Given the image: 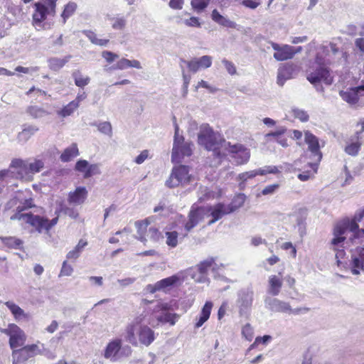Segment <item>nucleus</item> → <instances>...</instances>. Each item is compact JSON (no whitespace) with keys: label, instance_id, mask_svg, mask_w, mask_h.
<instances>
[{"label":"nucleus","instance_id":"ddd939ff","mask_svg":"<svg viewBox=\"0 0 364 364\" xmlns=\"http://www.w3.org/2000/svg\"><path fill=\"white\" fill-rule=\"evenodd\" d=\"M253 297L254 291L250 287L242 289L238 291L237 304L241 316L246 314L250 310Z\"/></svg>","mask_w":364,"mask_h":364},{"label":"nucleus","instance_id":"c03bdc74","mask_svg":"<svg viewBox=\"0 0 364 364\" xmlns=\"http://www.w3.org/2000/svg\"><path fill=\"white\" fill-rule=\"evenodd\" d=\"M77 8V4L73 1H70L66 5H65L64 9L61 14L63 24H65L67 20L75 14Z\"/></svg>","mask_w":364,"mask_h":364},{"label":"nucleus","instance_id":"bb28decb","mask_svg":"<svg viewBox=\"0 0 364 364\" xmlns=\"http://www.w3.org/2000/svg\"><path fill=\"white\" fill-rule=\"evenodd\" d=\"M341 97L350 106H364V92H339Z\"/></svg>","mask_w":364,"mask_h":364},{"label":"nucleus","instance_id":"4468645a","mask_svg":"<svg viewBox=\"0 0 364 364\" xmlns=\"http://www.w3.org/2000/svg\"><path fill=\"white\" fill-rule=\"evenodd\" d=\"M170 309L171 305L169 304L158 302L153 309H149L141 314H146L145 320H146L147 325L155 328L159 326V321H158L159 312L161 311H168Z\"/></svg>","mask_w":364,"mask_h":364},{"label":"nucleus","instance_id":"4be33fe9","mask_svg":"<svg viewBox=\"0 0 364 364\" xmlns=\"http://www.w3.org/2000/svg\"><path fill=\"white\" fill-rule=\"evenodd\" d=\"M75 169L83 174L85 178L101 173L100 166L97 164H90L87 161L80 159L75 164Z\"/></svg>","mask_w":364,"mask_h":364},{"label":"nucleus","instance_id":"052dcab7","mask_svg":"<svg viewBox=\"0 0 364 364\" xmlns=\"http://www.w3.org/2000/svg\"><path fill=\"white\" fill-rule=\"evenodd\" d=\"M350 235H349V240L352 244H357L358 240L364 235V229L359 230L358 228L353 232H348Z\"/></svg>","mask_w":364,"mask_h":364},{"label":"nucleus","instance_id":"cd10ccee","mask_svg":"<svg viewBox=\"0 0 364 364\" xmlns=\"http://www.w3.org/2000/svg\"><path fill=\"white\" fill-rule=\"evenodd\" d=\"M87 196V191L85 187H77L75 191L70 192L68 196V202L71 204L80 205L84 203Z\"/></svg>","mask_w":364,"mask_h":364},{"label":"nucleus","instance_id":"ea45409f","mask_svg":"<svg viewBox=\"0 0 364 364\" xmlns=\"http://www.w3.org/2000/svg\"><path fill=\"white\" fill-rule=\"evenodd\" d=\"M72 58L71 55H67L63 58L56 57L50 58L48 60V67L54 71L60 70Z\"/></svg>","mask_w":364,"mask_h":364},{"label":"nucleus","instance_id":"09e8293b","mask_svg":"<svg viewBox=\"0 0 364 364\" xmlns=\"http://www.w3.org/2000/svg\"><path fill=\"white\" fill-rule=\"evenodd\" d=\"M78 107V102L73 100L65 106L62 109L58 112V115L66 117L73 113V112Z\"/></svg>","mask_w":364,"mask_h":364},{"label":"nucleus","instance_id":"b1692460","mask_svg":"<svg viewBox=\"0 0 364 364\" xmlns=\"http://www.w3.org/2000/svg\"><path fill=\"white\" fill-rule=\"evenodd\" d=\"M272 46L273 49L275 50L274 58L278 61L291 59L296 54L293 46L289 45H283L281 46L275 43H272Z\"/></svg>","mask_w":364,"mask_h":364},{"label":"nucleus","instance_id":"774afa93","mask_svg":"<svg viewBox=\"0 0 364 364\" xmlns=\"http://www.w3.org/2000/svg\"><path fill=\"white\" fill-rule=\"evenodd\" d=\"M279 184H272L266 186L262 191V195H271L273 194L279 188Z\"/></svg>","mask_w":364,"mask_h":364},{"label":"nucleus","instance_id":"79ce46f5","mask_svg":"<svg viewBox=\"0 0 364 364\" xmlns=\"http://www.w3.org/2000/svg\"><path fill=\"white\" fill-rule=\"evenodd\" d=\"M178 318V315L176 314L168 313L167 311H161L158 321L159 324L169 323L171 325H174Z\"/></svg>","mask_w":364,"mask_h":364},{"label":"nucleus","instance_id":"9b49d317","mask_svg":"<svg viewBox=\"0 0 364 364\" xmlns=\"http://www.w3.org/2000/svg\"><path fill=\"white\" fill-rule=\"evenodd\" d=\"M189 168L186 166H178L173 168L169 178L166 181V186L170 188L180 185L186 184L191 181Z\"/></svg>","mask_w":364,"mask_h":364},{"label":"nucleus","instance_id":"6ab92c4d","mask_svg":"<svg viewBox=\"0 0 364 364\" xmlns=\"http://www.w3.org/2000/svg\"><path fill=\"white\" fill-rule=\"evenodd\" d=\"M35 11L33 14V23L35 26L42 28V23L46 20L48 15L55 16V13H52L50 8L47 7L43 2H36L34 4Z\"/></svg>","mask_w":364,"mask_h":364},{"label":"nucleus","instance_id":"473e14b6","mask_svg":"<svg viewBox=\"0 0 364 364\" xmlns=\"http://www.w3.org/2000/svg\"><path fill=\"white\" fill-rule=\"evenodd\" d=\"M211 18L218 24L230 28H235L237 24L235 22L230 21L228 18L222 16L217 9H214L211 14Z\"/></svg>","mask_w":364,"mask_h":364},{"label":"nucleus","instance_id":"4c0bfd02","mask_svg":"<svg viewBox=\"0 0 364 364\" xmlns=\"http://www.w3.org/2000/svg\"><path fill=\"white\" fill-rule=\"evenodd\" d=\"M80 154L77 145L75 143L72 144L67 147L61 154L60 159L63 162H68Z\"/></svg>","mask_w":364,"mask_h":364},{"label":"nucleus","instance_id":"bf43d9fd","mask_svg":"<svg viewBox=\"0 0 364 364\" xmlns=\"http://www.w3.org/2000/svg\"><path fill=\"white\" fill-rule=\"evenodd\" d=\"M39 70V68L38 66H32V67H23V66H17L15 68L16 72L22 73L25 74H28L30 75L36 73Z\"/></svg>","mask_w":364,"mask_h":364},{"label":"nucleus","instance_id":"412c9836","mask_svg":"<svg viewBox=\"0 0 364 364\" xmlns=\"http://www.w3.org/2000/svg\"><path fill=\"white\" fill-rule=\"evenodd\" d=\"M210 267L212 268L213 272H215L219 269V267L215 263L213 258H209L198 264L197 265V269L199 272V275L196 277V275L192 274L191 277L197 282L203 283L206 282L207 277L205 274L208 269Z\"/></svg>","mask_w":364,"mask_h":364},{"label":"nucleus","instance_id":"8fccbe9b","mask_svg":"<svg viewBox=\"0 0 364 364\" xmlns=\"http://www.w3.org/2000/svg\"><path fill=\"white\" fill-rule=\"evenodd\" d=\"M245 194L240 193L233 198L231 203L228 205V206L232 210V213L243 205L245 201Z\"/></svg>","mask_w":364,"mask_h":364},{"label":"nucleus","instance_id":"f3484780","mask_svg":"<svg viewBox=\"0 0 364 364\" xmlns=\"http://www.w3.org/2000/svg\"><path fill=\"white\" fill-rule=\"evenodd\" d=\"M208 210L205 207L192 208L188 214V220L185 224V230L187 232L191 231L205 217H208Z\"/></svg>","mask_w":364,"mask_h":364},{"label":"nucleus","instance_id":"6e6552de","mask_svg":"<svg viewBox=\"0 0 364 364\" xmlns=\"http://www.w3.org/2000/svg\"><path fill=\"white\" fill-rule=\"evenodd\" d=\"M224 149L230 156V161L235 165L240 166L247 164L250 158V151L242 144H231L224 143Z\"/></svg>","mask_w":364,"mask_h":364},{"label":"nucleus","instance_id":"69168bd1","mask_svg":"<svg viewBox=\"0 0 364 364\" xmlns=\"http://www.w3.org/2000/svg\"><path fill=\"white\" fill-rule=\"evenodd\" d=\"M222 63L225 66L226 70L230 75H235L237 72L236 67L235 66L234 63L231 61H229L226 59H223L222 60Z\"/></svg>","mask_w":364,"mask_h":364},{"label":"nucleus","instance_id":"9d476101","mask_svg":"<svg viewBox=\"0 0 364 364\" xmlns=\"http://www.w3.org/2000/svg\"><path fill=\"white\" fill-rule=\"evenodd\" d=\"M304 140L306 144L308 145V150L311 152L314 161L309 162L308 164L314 169V173H316L317 171L318 164L321 161L322 158L318 139L309 131H305Z\"/></svg>","mask_w":364,"mask_h":364},{"label":"nucleus","instance_id":"1a4fd4ad","mask_svg":"<svg viewBox=\"0 0 364 364\" xmlns=\"http://www.w3.org/2000/svg\"><path fill=\"white\" fill-rule=\"evenodd\" d=\"M0 331L9 336V346L12 350L26 343L27 336L25 332L15 323H9L7 328H0Z\"/></svg>","mask_w":364,"mask_h":364},{"label":"nucleus","instance_id":"f257e3e1","mask_svg":"<svg viewBox=\"0 0 364 364\" xmlns=\"http://www.w3.org/2000/svg\"><path fill=\"white\" fill-rule=\"evenodd\" d=\"M7 206L9 208L16 206V210H18V213L11 217V220H23L34 228L38 233L43 232L48 233L58 221V216L50 220L47 218L34 215L31 213H21L23 210L31 206V200L23 198L22 193H18L16 196L8 203Z\"/></svg>","mask_w":364,"mask_h":364},{"label":"nucleus","instance_id":"4d7b16f0","mask_svg":"<svg viewBox=\"0 0 364 364\" xmlns=\"http://www.w3.org/2000/svg\"><path fill=\"white\" fill-rule=\"evenodd\" d=\"M357 130L355 131L353 136L363 141L364 136L363 135L364 132V117L361 118L356 124Z\"/></svg>","mask_w":364,"mask_h":364},{"label":"nucleus","instance_id":"c85d7f7f","mask_svg":"<svg viewBox=\"0 0 364 364\" xmlns=\"http://www.w3.org/2000/svg\"><path fill=\"white\" fill-rule=\"evenodd\" d=\"M296 73V67L293 65H286L278 70L277 83L283 85L286 80L293 77Z\"/></svg>","mask_w":364,"mask_h":364},{"label":"nucleus","instance_id":"7c9ffc66","mask_svg":"<svg viewBox=\"0 0 364 364\" xmlns=\"http://www.w3.org/2000/svg\"><path fill=\"white\" fill-rule=\"evenodd\" d=\"M268 293L272 296H277L282 287L283 281L281 277L277 275H271L268 279Z\"/></svg>","mask_w":364,"mask_h":364},{"label":"nucleus","instance_id":"0eeeda50","mask_svg":"<svg viewBox=\"0 0 364 364\" xmlns=\"http://www.w3.org/2000/svg\"><path fill=\"white\" fill-rule=\"evenodd\" d=\"M213 58L210 55H203L200 58H193L190 60L184 59L180 60V66L182 69V74L183 78V90H186L188 85L191 80V76L185 73L183 66L188 68L189 72L196 73L200 70H205L212 65Z\"/></svg>","mask_w":364,"mask_h":364},{"label":"nucleus","instance_id":"58836bf2","mask_svg":"<svg viewBox=\"0 0 364 364\" xmlns=\"http://www.w3.org/2000/svg\"><path fill=\"white\" fill-rule=\"evenodd\" d=\"M166 244L171 248H175L178 245L179 241L185 237L186 235H183L182 237H179V234L176 230H166Z\"/></svg>","mask_w":364,"mask_h":364},{"label":"nucleus","instance_id":"603ef678","mask_svg":"<svg viewBox=\"0 0 364 364\" xmlns=\"http://www.w3.org/2000/svg\"><path fill=\"white\" fill-rule=\"evenodd\" d=\"M27 112L34 118H40L46 115V112L36 106H30L27 109Z\"/></svg>","mask_w":364,"mask_h":364},{"label":"nucleus","instance_id":"e2e57ef3","mask_svg":"<svg viewBox=\"0 0 364 364\" xmlns=\"http://www.w3.org/2000/svg\"><path fill=\"white\" fill-rule=\"evenodd\" d=\"M73 272V268L71 265L68 264L67 261H64L62 264V268L59 277L70 276Z\"/></svg>","mask_w":364,"mask_h":364},{"label":"nucleus","instance_id":"49530a36","mask_svg":"<svg viewBox=\"0 0 364 364\" xmlns=\"http://www.w3.org/2000/svg\"><path fill=\"white\" fill-rule=\"evenodd\" d=\"M73 77L75 85L80 88H84L90 81V78L88 76L82 75L79 70L73 72Z\"/></svg>","mask_w":364,"mask_h":364},{"label":"nucleus","instance_id":"39448f33","mask_svg":"<svg viewBox=\"0 0 364 364\" xmlns=\"http://www.w3.org/2000/svg\"><path fill=\"white\" fill-rule=\"evenodd\" d=\"M198 143L207 150L213 151V154L220 158V148L224 149V143L227 141L218 132H215L208 125H203L198 134Z\"/></svg>","mask_w":364,"mask_h":364},{"label":"nucleus","instance_id":"de8ad7c7","mask_svg":"<svg viewBox=\"0 0 364 364\" xmlns=\"http://www.w3.org/2000/svg\"><path fill=\"white\" fill-rule=\"evenodd\" d=\"M112 21V28L116 31H123L125 29L127 20L124 16H117L109 18Z\"/></svg>","mask_w":364,"mask_h":364},{"label":"nucleus","instance_id":"c756f323","mask_svg":"<svg viewBox=\"0 0 364 364\" xmlns=\"http://www.w3.org/2000/svg\"><path fill=\"white\" fill-rule=\"evenodd\" d=\"M213 306V304L211 301H208L205 302L201 309L199 317L196 319L195 328H198L201 327L208 320Z\"/></svg>","mask_w":364,"mask_h":364},{"label":"nucleus","instance_id":"393cba45","mask_svg":"<svg viewBox=\"0 0 364 364\" xmlns=\"http://www.w3.org/2000/svg\"><path fill=\"white\" fill-rule=\"evenodd\" d=\"M122 341L120 338H115L106 346L105 350L104 356L107 359H109L112 362H116L119 360V353L121 350Z\"/></svg>","mask_w":364,"mask_h":364},{"label":"nucleus","instance_id":"37998d69","mask_svg":"<svg viewBox=\"0 0 364 364\" xmlns=\"http://www.w3.org/2000/svg\"><path fill=\"white\" fill-rule=\"evenodd\" d=\"M181 281L180 276L176 274L157 282V287L159 290H161L166 287L173 286Z\"/></svg>","mask_w":364,"mask_h":364},{"label":"nucleus","instance_id":"20e7f679","mask_svg":"<svg viewBox=\"0 0 364 364\" xmlns=\"http://www.w3.org/2000/svg\"><path fill=\"white\" fill-rule=\"evenodd\" d=\"M307 80L314 86L321 83L328 85L333 83V76L331 70L326 66L325 60L319 53H317L314 62L308 71Z\"/></svg>","mask_w":364,"mask_h":364},{"label":"nucleus","instance_id":"a18cd8bd","mask_svg":"<svg viewBox=\"0 0 364 364\" xmlns=\"http://www.w3.org/2000/svg\"><path fill=\"white\" fill-rule=\"evenodd\" d=\"M82 33L90 41V42L95 45L100 46H106L108 43V39H100L98 38L97 34L90 30H84Z\"/></svg>","mask_w":364,"mask_h":364},{"label":"nucleus","instance_id":"2eb2a0df","mask_svg":"<svg viewBox=\"0 0 364 364\" xmlns=\"http://www.w3.org/2000/svg\"><path fill=\"white\" fill-rule=\"evenodd\" d=\"M349 266L354 275L364 272V247H358L352 252Z\"/></svg>","mask_w":364,"mask_h":364},{"label":"nucleus","instance_id":"5701e85b","mask_svg":"<svg viewBox=\"0 0 364 364\" xmlns=\"http://www.w3.org/2000/svg\"><path fill=\"white\" fill-rule=\"evenodd\" d=\"M10 171H16V178L22 180H31V176L28 175V164L26 161L21 159H14L9 166Z\"/></svg>","mask_w":364,"mask_h":364},{"label":"nucleus","instance_id":"a19ab883","mask_svg":"<svg viewBox=\"0 0 364 364\" xmlns=\"http://www.w3.org/2000/svg\"><path fill=\"white\" fill-rule=\"evenodd\" d=\"M1 242L9 248L21 250L23 247V241L16 237H0Z\"/></svg>","mask_w":364,"mask_h":364},{"label":"nucleus","instance_id":"423d86ee","mask_svg":"<svg viewBox=\"0 0 364 364\" xmlns=\"http://www.w3.org/2000/svg\"><path fill=\"white\" fill-rule=\"evenodd\" d=\"M175 128L173 144L171 154V161L173 163H180L185 156H190L193 152V144L189 141H185L183 135L179 133V127L173 117Z\"/></svg>","mask_w":364,"mask_h":364},{"label":"nucleus","instance_id":"5fc2aeb1","mask_svg":"<svg viewBox=\"0 0 364 364\" xmlns=\"http://www.w3.org/2000/svg\"><path fill=\"white\" fill-rule=\"evenodd\" d=\"M209 4V0H192L191 2V6L197 12H201L204 10Z\"/></svg>","mask_w":364,"mask_h":364},{"label":"nucleus","instance_id":"72a5a7b5","mask_svg":"<svg viewBox=\"0 0 364 364\" xmlns=\"http://www.w3.org/2000/svg\"><path fill=\"white\" fill-rule=\"evenodd\" d=\"M129 68H135L136 69H141V63L137 60H128L127 58L120 59L115 65L111 67L113 70H125Z\"/></svg>","mask_w":364,"mask_h":364},{"label":"nucleus","instance_id":"f8f14e48","mask_svg":"<svg viewBox=\"0 0 364 364\" xmlns=\"http://www.w3.org/2000/svg\"><path fill=\"white\" fill-rule=\"evenodd\" d=\"M41 354L37 344L26 345L12 350V364H25L30 358Z\"/></svg>","mask_w":364,"mask_h":364},{"label":"nucleus","instance_id":"7ed1b4c3","mask_svg":"<svg viewBox=\"0 0 364 364\" xmlns=\"http://www.w3.org/2000/svg\"><path fill=\"white\" fill-rule=\"evenodd\" d=\"M358 228L355 222L348 220H343L337 223L333 230V238L330 242V249L335 252V258L338 267L342 264V259L346 257L345 248L348 247V232H353Z\"/></svg>","mask_w":364,"mask_h":364},{"label":"nucleus","instance_id":"2f4dec72","mask_svg":"<svg viewBox=\"0 0 364 364\" xmlns=\"http://www.w3.org/2000/svg\"><path fill=\"white\" fill-rule=\"evenodd\" d=\"M38 127L35 125H23L21 132L18 134V141L23 143L28 141L31 136L38 131Z\"/></svg>","mask_w":364,"mask_h":364},{"label":"nucleus","instance_id":"13d9d810","mask_svg":"<svg viewBox=\"0 0 364 364\" xmlns=\"http://www.w3.org/2000/svg\"><path fill=\"white\" fill-rule=\"evenodd\" d=\"M292 112L294 114V117L298 119H299L302 122H307L309 120V114L306 113V112L298 109L294 108L292 109Z\"/></svg>","mask_w":364,"mask_h":364},{"label":"nucleus","instance_id":"aec40b11","mask_svg":"<svg viewBox=\"0 0 364 364\" xmlns=\"http://www.w3.org/2000/svg\"><path fill=\"white\" fill-rule=\"evenodd\" d=\"M35 11L33 14V23L35 26L42 28V23L46 20L48 15L55 16V13H52L50 8L47 7L43 2H36L34 4Z\"/></svg>","mask_w":364,"mask_h":364},{"label":"nucleus","instance_id":"e433bc0d","mask_svg":"<svg viewBox=\"0 0 364 364\" xmlns=\"http://www.w3.org/2000/svg\"><path fill=\"white\" fill-rule=\"evenodd\" d=\"M149 224L150 223L149 219H145L144 220H138L135 222V226L137 229V236L136 237L143 242L147 241V228Z\"/></svg>","mask_w":364,"mask_h":364},{"label":"nucleus","instance_id":"f03ea898","mask_svg":"<svg viewBox=\"0 0 364 364\" xmlns=\"http://www.w3.org/2000/svg\"><path fill=\"white\" fill-rule=\"evenodd\" d=\"M145 318L146 314H139L125 327L124 339L134 346H138L140 344L148 347L156 339L154 331L148 325L141 324Z\"/></svg>","mask_w":364,"mask_h":364},{"label":"nucleus","instance_id":"c9c22d12","mask_svg":"<svg viewBox=\"0 0 364 364\" xmlns=\"http://www.w3.org/2000/svg\"><path fill=\"white\" fill-rule=\"evenodd\" d=\"M363 142V141L352 136L350 138L348 144L345 147V152L350 156H357Z\"/></svg>","mask_w":364,"mask_h":364},{"label":"nucleus","instance_id":"3c124183","mask_svg":"<svg viewBox=\"0 0 364 364\" xmlns=\"http://www.w3.org/2000/svg\"><path fill=\"white\" fill-rule=\"evenodd\" d=\"M28 175L40 172L44 166V163L41 159H35L33 162L28 163Z\"/></svg>","mask_w":364,"mask_h":364},{"label":"nucleus","instance_id":"a211bd4d","mask_svg":"<svg viewBox=\"0 0 364 364\" xmlns=\"http://www.w3.org/2000/svg\"><path fill=\"white\" fill-rule=\"evenodd\" d=\"M264 304L266 307L273 312L294 314H298L299 312V309L292 310L289 303L276 298L266 297Z\"/></svg>","mask_w":364,"mask_h":364},{"label":"nucleus","instance_id":"680f3d73","mask_svg":"<svg viewBox=\"0 0 364 364\" xmlns=\"http://www.w3.org/2000/svg\"><path fill=\"white\" fill-rule=\"evenodd\" d=\"M242 333L247 341H250L252 340L254 336L253 328L249 323L243 326Z\"/></svg>","mask_w":364,"mask_h":364},{"label":"nucleus","instance_id":"864d4df0","mask_svg":"<svg viewBox=\"0 0 364 364\" xmlns=\"http://www.w3.org/2000/svg\"><path fill=\"white\" fill-rule=\"evenodd\" d=\"M161 237L162 235L157 228L151 227L148 229L146 235L147 240L149 239L153 242H158Z\"/></svg>","mask_w":364,"mask_h":364},{"label":"nucleus","instance_id":"338daca9","mask_svg":"<svg viewBox=\"0 0 364 364\" xmlns=\"http://www.w3.org/2000/svg\"><path fill=\"white\" fill-rule=\"evenodd\" d=\"M149 158V151L147 149L143 150L134 160L136 164H143L145 160Z\"/></svg>","mask_w":364,"mask_h":364},{"label":"nucleus","instance_id":"6e6d98bb","mask_svg":"<svg viewBox=\"0 0 364 364\" xmlns=\"http://www.w3.org/2000/svg\"><path fill=\"white\" fill-rule=\"evenodd\" d=\"M97 129L101 133H102L105 135H107L109 136H112V125L109 122H101V123H99L98 124H97Z\"/></svg>","mask_w":364,"mask_h":364},{"label":"nucleus","instance_id":"dca6fc26","mask_svg":"<svg viewBox=\"0 0 364 364\" xmlns=\"http://www.w3.org/2000/svg\"><path fill=\"white\" fill-rule=\"evenodd\" d=\"M279 172V170L277 166H266L263 168H259L257 170H252L247 172L242 173L238 175L237 179L240 181L239 184L240 188H244L245 186V181L248 179L253 178L256 176L260 175L264 176L267 173H277Z\"/></svg>","mask_w":364,"mask_h":364},{"label":"nucleus","instance_id":"0e129e2a","mask_svg":"<svg viewBox=\"0 0 364 364\" xmlns=\"http://www.w3.org/2000/svg\"><path fill=\"white\" fill-rule=\"evenodd\" d=\"M102 56L109 63H113L116 59L119 58V55L109 50L102 51Z\"/></svg>","mask_w":364,"mask_h":364},{"label":"nucleus","instance_id":"a878e982","mask_svg":"<svg viewBox=\"0 0 364 364\" xmlns=\"http://www.w3.org/2000/svg\"><path fill=\"white\" fill-rule=\"evenodd\" d=\"M208 210V216H212L213 219L208 222L211 225L220 219L223 215L232 213V210L223 203H218L214 206L205 207Z\"/></svg>","mask_w":364,"mask_h":364},{"label":"nucleus","instance_id":"f704fd0d","mask_svg":"<svg viewBox=\"0 0 364 364\" xmlns=\"http://www.w3.org/2000/svg\"><path fill=\"white\" fill-rule=\"evenodd\" d=\"M5 305L10 310L15 320L20 321L28 318V314L25 313V311L15 303L12 301H6Z\"/></svg>","mask_w":364,"mask_h":364}]
</instances>
